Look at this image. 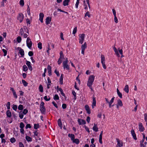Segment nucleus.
Listing matches in <instances>:
<instances>
[{
    "label": "nucleus",
    "mask_w": 147,
    "mask_h": 147,
    "mask_svg": "<svg viewBox=\"0 0 147 147\" xmlns=\"http://www.w3.org/2000/svg\"><path fill=\"white\" fill-rule=\"evenodd\" d=\"M87 47V44L86 42L84 43L83 45H82L81 46V49H85Z\"/></svg>",
    "instance_id": "29"
},
{
    "label": "nucleus",
    "mask_w": 147,
    "mask_h": 147,
    "mask_svg": "<svg viewBox=\"0 0 147 147\" xmlns=\"http://www.w3.org/2000/svg\"><path fill=\"white\" fill-rule=\"evenodd\" d=\"M58 124L61 129L62 128V125L60 119H59L58 120Z\"/></svg>",
    "instance_id": "20"
},
{
    "label": "nucleus",
    "mask_w": 147,
    "mask_h": 147,
    "mask_svg": "<svg viewBox=\"0 0 147 147\" xmlns=\"http://www.w3.org/2000/svg\"><path fill=\"white\" fill-rule=\"evenodd\" d=\"M22 40V38L20 36H18L17 38V41L18 43L21 42Z\"/></svg>",
    "instance_id": "39"
},
{
    "label": "nucleus",
    "mask_w": 147,
    "mask_h": 147,
    "mask_svg": "<svg viewBox=\"0 0 147 147\" xmlns=\"http://www.w3.org/2000/svg\"><path fill=\"white\" fill-rule=\"evenodd\" d=\"M23 70L24 71H26L28 69V67L26 65H24L23 66Z\"/></svg>",
    "instance_id": "36"
},
{
    "label": "nucleus",
    "mask_w": 147,
    "mask_h": 147,
    "mask_svg": "<svg viewBox=\"0 0 147 147\" xmlns=\"http://www.w3.org/2000/svg\"><path fill=\"white\" fill-rule=\"evenodd\" d=\"M6 115L7 117H11V113L9 110H7L6 112Z\"/></svg>",
    "instance_id": "25"
},
{
    "label": "nucleus",
    "mask_w": 147,
    "mask_h": 147,
    "mask_svg": "<svg viewBox=\"0 0 147 147\" xmlns=\"http://www.w3.org/2000/svg\"><path fill=\"white\" fill-rule=\"evenodd\" d=\"M131 133L134 139L135 140H136L137 139V138H136V135L135 133V131L133 129H132L131 130Z\"/></svg>",
    "instance_id": "12"
},
{
    "label": "nucleus",
    "mask_w": 147,
    "mask_h": 147,
    "mask_svg": "<svg viewBox=\"0 0 147 147\" xmlns=\"http://www.w3.org/2000/svg\"><path fill=\"white\" fill-rule=\"evenodd\" d=\"M85 109L86 111L88 113V114H90L91 113L90 109L88 105H85Z\"/></svg>",
    "instance_id": "14"
},
{
    "label": "nucleus",
    "mask_w": 147,
    "mask_h": 147,
    "mask_svg": "<svg viewBox=\"0 0 147 147\" xmlns=\"http://www.w3.org/2000/svg\"><path fill=\"white\" fill-rule=\"evenodd\" d=\"M124 91L127 93H128L129 92V86L128 85L125 86L124 88Z\"/></svg>",
    "instance_id": "26"
},
{
    "label": "nucleus",
    "mask_w": 147,
    "mask_h": 147,
    "mask_svg": "<svg viewBox=\"0 0 147 147\" xmlns=\"http://www.w3.org/2000/svg\"><path fill=\"white\" fill-rule=\"evenodd\" d=\"M26 139L28 142H31L32 141V138L27 136L26 137Z\"/></svg>",
    "instance_id": "28"
},
{
    "label": "nucleus",
    "mask_w": 147,
    "mask_h": 147,
    "mask_svg": "<svg viewBox=\"0 0 147 147\" xmlns=\"http://www.w3.org/2000/svg\"><path fill=\"white\" fill-rule=\"evenodd\" d=\"M38 48L40 49H42V44L41 42H39L38 44Z\"/></svg>",
    "instance_id": "37"
},
{
    "label": "nucleus",
    "mask_w": 147,
    "mask_h": 147,
    "mask_svg": "<svg viewBox=\"0 0 147 147\" xmlns=\"http://www.w3.org/2000/svg\"><path fill=\"white\" fill-rule=\"evenodd\" d=\"M19 147H24V146L22 142H20L19 143Z\"/></svg>",
    "instance_id": "64"
},
{
    "label": "nucleus",
    "mask_w": 147,
    "mask_h": 147,
    "mask_svg": "<svg viewBox=\"0 0 147 147\" xmlns=\"http://www.w3.org/2000/svg\"><path fill=\"white\" fill-rule=\"evenodd\" d=\"M101 61L104 69H106V67L105 65V57L104 55H101Z\"/></svg>",
    "instance_id": "3"
},
{
    "label": "nucleus",
    "mask_w": 147,
    "mask_h": 147,
    "mask_svg": "<svg viewBox=\"0 0 147 147\" xmlns=\"http://www.w3.org/2000/svg\"><path fill=\"white\" fill-rule=\"evenodd\" d=\"M18 49H20L19 50V53L21 55V57H23L24 55V51L23 49H22L21 48L18 47Z\"/></svg>",
    "instance_id": "16"
},
{
    "label": "nucleus",
    "mask_w": 147,
    "mask_h": 147,
    "mask_svg": "<svg viewBox=\"0 0 147 147\" xmlns=\"http://www.w3.org/2000/svg\"><path fill=\"white\" fill-rule=\"evenodd\" d=\"M96 99L95 97L93 98V102L92 105V109L94 108V107L96 106Z\"/></svg>",
    "instance_id": "17"
},
{
    "label": "nucleus",
    "mask_w": 147,
    "mask_h": 147,
    "mask_svg": "<svg viewBox=\"0 0 147 147\" xmlns=\"http://www.w3.org/2000/svg\"><path fill=\"white\" fill-rule=\"evenodd\" d=\"M26 64L28 67L31 65V63L30 62L28 61H26Z\"/></svg>",
    "instance_id": "61"
},
{
    "label": "nucleus",
    "mask_w": 147,
    "mask_h": 147,
    "mask_svg": "<svg viewBox=\"0 0 147 147\" xmlns=\"http://www.w3.org/2000/svg\"><path fill=\"white\" fill-rule=\"evenodd\" d=\"M10 141L11 143H13L16 141V140L15 138H12L10 139Z\"/></svg>",
    "instance_id": "41"
},
{
    "label": "nucleus",
    "mask_w": 147,
    "mask_h": 147,
    "mask_svg": "<svg viewBox=\"0 0 147 147\" xmlns=\"http://www.w3.org/2000/svg\"><path fill=\"white\" fill-rule=\"evenodd\" d=\"M113 49L114 52L115 53V54L118 57H120V55L119 53L118 52L117 49V48L115 47V46H113Z\"/></svg>",
    "instance_id": "13"
},
{
    "label": "nucleus",
    "mask_w": 147,
    "mask_h": 147,
    "mask_svg": "<svg viewBox=\"0 0 147 147\" xmlns=\"http://www.w3.org/2000/svg\"><path fill=\"white\" fill-rule=\"evenodd\" d=\"M116 140L117 142L116 147H121L123 145L122 142H121L119 139L117 138Z\"/></svg>",
    "instance_id": "9"
},
{
    "label": "nucleus",
    "mask_w": 147,
    "mask_h": 147,
    "mask_svg": "<svg viewBox=\"0 0 147 147\" xmlns=\"http://www.w3.org/2000/svg\"><path fill=\"white\" fill-rule=\"evenodd\" d=\"M24 18V16L23 14L22 13H20L19 14L18 19L20 21V22H21L23 21Z\"/></svg>",
    "instance_id": "7"
},
{
    "label": "nucleus",
    "mask_w": 147,
    "mask_h": 147,
    "mask_svg": "<svg viewBox=\"0 0 147 147\" xmlns=\"http://www.w3.org/2000/svg\"><path fill=\"white\" fill-rule=\"evenodd\" d=\"M23 106L22 105H20L18 107V109L20 110H22L23 109Z\"/></svg>",
    "instance_id": "43"
},
{
    "label": "nucleus",
    "mask_w": 147,
    "mask_h": 147,
    "mask_svg": "<svg viewBox=\"0 0 147 147\" xmlns=\"http://www.w3.org/2000/svg\"><path fill=\"white\" fill-rule=\"evenodd\" d=\"M72 141L73 143H75L77 144H78L80 142L79 139L77 138L74 139V140Z\"/></svg>",
    "instance_id": "27"
},
{
    "label": "nucleus",
    "mask_w": 147,
    "mask_h": 147,
    "mask_svg": "<svg viewBox=\"0 0 147 147\" xmlns=\"http://www.w3.org/2000/svg\"><path fill=\"white\" fill-rule=\"evenodd\" d=\"M78 121L80 125H82V124H85L86 123L85 121L83 119H78Z\"/></svg>",
    "instance_id": "10"
},
{
    "label": "nucleus",
    "mask_w": 147,
    "mask_h": 147,
    "mask_svg": "<svg viewBox=\"0 0 147 147\" xmlns=\"http://www.w3.org/2000/svg\"><path fill=\"white\" fill-rule=\"evenodd\" d=\"M39 89L40 92H43V87L42 85H40L39 86Z\"/></svg>",
    "instance_id": "40"
},
{
    "label": "nucleus",
    "mask_w": 147,
    "mask_h": 147,
    "mask_svg": "<svg viewBox=\"0 0 147 147\" xmlns=\"http://www.w3.org/2000/svg\"><path fill=\"white\" fill-rule=\"evenodd\" d=\"M144 120L146 122V125H147V114L145 113L144 114Z\"/></svg>",
    "instance_id": "42"
},
{
    "label": "nucleus",
    "mask_w": 147,
    "mask_h": 147,
    "mask_svg": "<svg viewBox=\"0 0 147 147\" xmlns=\"http://www.w3.org/2000/svg\"><path fill=\"white\" fill-rule=\"evenodd\" d=\"M30 8L29 7V6L28 5V7L27 8V12L28 13V14L29 15H30Z\"/></svg>",
    "instance_id": "53"
},
{
    "label": "nucleus",
    "mask_w": 147,
    "mask_h": 147,
    "mask_svg": "<svg viewBox=\"0 0 147 147\" xmlns=\"http://www.w3.org/2000/svg\"><path fill=\"white\" fill-rule=\"evenodd\" d=\"M26 42L27 46L30 49L32 46V43L30 38H27Z\"/></svg>",
    "instance_id": "6"
},
{
    "label": "nucleus",
    "mask_w": 147,
    "mask_h": 147,
    "mask_svg": "<svg viewBox=\"0 0 147 147\" xmlns=\"http://www.w3.org/2000/svg\"><path fill=\"white\" fill-rule=\"evenodd\" d=\"M33 53L32 51H30L28 52V55L29 56L31 57L33 55Z\"/></svg>",
    "instance_id": "51"
},
{
    "label": "nucleus",
    "mask_w": 147,
    "mask_h": 147,
    "mask_svg": "<svg viewBox=\"0 0 147 147\" xmlns=\"http://www.w3.org/2000/svg\"><path fill=\"white\" fill-rule=\"evenodd\" d=\"M117 105H119L120 107L123 106L122 102L120 99L118 100L117 101Z\"/></svg>",
    "instance_id": "31"
},
{
    "label": "nucleus",
    "mask_w": 147,
    "mask_h": 147,
    "mask_svg": "<svg viewBox=\"0 0 147 147\" xmlns=\"http://www.w3.org/2000/svg\"><path fill=\"white\" fill-rule=\"evenodd\" d=\"M31 126L30 125V124H27L26 126V129H28V128H31Z\"/></svg>",
    "instance_id": "59"
},
{
    "label": "nucleus",
    "mask_w": 147,
    "mask_h": 147,
    "mask_svg": "<svg viewBox=\"0 0 147 147\" xmlns=\"http://www.w3.org/2000/svg\"><path fill=\"white\" fill-rule=\"evenodd\" d=\"M24 127V125L23 122H21L20 124V128H23Z\"/></svg>",
    "instance_id": "46"
},
{
    "label": "nucleus",
    "mask_w": 147,
    "mask_h": 147,
    "mask_svg": "<svg viewBox=\"0 0 147 147\" xmlns=\"http://www.w3.org/2000/svg\"><path fill=\"white\" fill-rule=\"evenodd\" d=\"M77 28L76 27H75L74 28L72 32V34H75L77 32Z\"/></svg>",
    "instance_id": "52"
},
{
    "label": "nucleus",
    "mask_w": 147,
    "mask_h": 147,
    "mask_svg": "<svg viewBox=\"0 0 147 147\" xmlns=\"http://www.w3.org/2000/svg\"><path fill=\"white\" fill-rule=\"evenodd\" d=\"M49 98H47V96H45L44 97V99L46 101H49L51 99L50 97L49 96H48Z\"/></svg>",
    "instance_id": "38"
},
{
    "label": "nucleus",
    "mask_w": 147,
    "mask_h": 147,
    "mask_svg": "<svg viewBox=\"0 0 147 147\" xmlns=\"http://www.w3.org/2000/svg\"><path fill=\"white\" fill-rule=\"evenodd\" d=\"M47 70L49 75L50 76L51 75L52 70L51 67L49 65H48L47 66Z\"/></svg>",
    "instance_id": "15"
},
{
    "label": "nucleus",
    "mask_w": 147,
    "mask_h": 147,
    "mask_svg": "<svg viewBox=\"0 0 147 147\" xmlns=\"http://www.w3.org/2000/svg\"><path fill=\"white\" fill-rule=\"evenodd\" d=\"M17 108V106L16 105H13L12 109L13 110L16 111Z\"/></svg>",
    "instance_id": "45"
},
{
    "label": "nucleus",
    "mask_w": 147,
    "mask_h": 147,
    "mask_svg": "<svg viewBox=\"0 0 147 147\" xmlns=\"http://www.w3.org/2000/svg\"><path fill=\"white\" fill-rule=\"evenodd\" d=\"M62 108L63 109H64L66 108L67 105L65 104H63L62 105Z\"/></svg>",
    "instance_id": "60"
},
{
    "label": "nucleus",
    "mask_w": 147,
    "mask_h": 147,
    "mask_svg": "<svg viewBox=\"0 0 147 147\" xmlns=\"http://www.w3.org/2000/svg\"><path fill=\"white\" fill-rule=\"evenodd\" d=\"M70 1V0H64L63 2V5L64 6H66L68 5V3Z\"/></svg>",
    "instance_id": "22"
},
{
    "label": "nucleus",
    "mask_w": 147,
    "mask_h": 147,
    "mask_svg": "<svg viewBox=\"0 0 147 147\" xmlns=\"http://www.w3.org/2000/svg\"><path fill=\"white\" fill-rule=\"evenodd\" d=\"M53 99L55 100H59V97L58 95L56 94L53 97Z\"/></svg>",
    "instance_id": "32"
},
{
    "label": "nucleus",
    "mask_w": 147,
    "mask_h": 147,
    "mask_svg": "<svg viewBox=\"0 0 147 147\" xmlns=\"http://www.w3.org/2000/svg\"><path fill=\"white\" fill-rule=\"evenodd\" d=\"M52 104L54 105V106L57 108L58 107L57 105V104L54 101H53L52 102Z\"/></svg>",
    "instance_id": "56"
},
{
    "label": "nucleus",
    "mask_w": 147,
    "mask_h": 147,
    "mask_svg": "<svg viewBox=\"0 0 147 147\" xmlns=\"http://www.w3.org/2000/svg\"><path fill=\"white\" fill-rule=\"evenodd\" d=\"M39 124H34V128L35 129H37L39 128Z\"/></svg>",
    "instance_id": "35"
},
{
    "label": "nucleus",
    "mask_w": 147,
    "mask_h": 147,
    "mask_svg": "<svg viewBox=\"0 0 147 147\" xmlns=\"http://www.w3.org/2000/svg\"><path fill=\"white\" fill-rule=\"evenodd\" d=\"M19 116L21 119H22L23 118L24 115L23 113H22V111H21L19 112Z\"/></svg>",
    "instance_id": "30"
},
{
    "label": "nucleus",
    "mask_w": 147,
    "mask_h": 147,
    "mask_svg": "<svg viewBox=\"0 0 147 147\" xmlns=\"http://www.w3.org/2000/svg\"><path fill=\"white\" fill-rule=\"evenodd\" d=\"M20 5L22 6H23L24 5V0H20Z\"/></svg>",
    "instance_id": "44"
},
{
    "label": "nucleus",
    "mask_w": 147,
    "mask_h": 147,
    "mask_svg": "<svg viewBox=\"0 0 147 147\" xmlns=\"http://www.w3.org/2000/svg\"><path fill=\"white\" fill-rule=\"evenodd\" d=\"M22 82L24 86H27L28 83L24 80H22Z\"/></svg>",
    "instance_id": "33"
},
{
    "label": "nucleus",
    "mask_w": 147,
    "mask_h": 147,
    "mask_svg": "<svg viewBox=\"0 0 147 147\" xmlns=\"http://www.w3.org/2000/svg\"><path fill=\"white\" fill-rule=\"evenodd\" d=\"M51 21V18L49 17H48L46 19V24L47 25H48L50 24V22Z\"/></svg>",
    "instance_id": "18"
},
{
    "label": "nucleus",
    "mask_w": 147,
    "mask_h": 147,
    "mask_svg": "<svg viewBox=\"0 0 147 147\" xmlns=\"http://www.w3.org/2000/svg\"><path fill=\"white\" fill-rule=\"evenodd\" d=\"M38 133L37 132V131L35 130L34 132V137H35V138L36 140V142L38 140L37 137H36H36L38 136Z\"/></svg>",
    "instance_id": "23"
},
{
    "label": "nucleus",
    "mask_w": 147,
    "mask_h": 147,
    "mask_svg": "<svg viewBox=\"0 0 147 147\" xmlns=\"http://www.w3.org/2000/svg\"><path fill=\"white\" fill-rule=\"evenodd\" d=\"M44 17V14L42 13H40L39 14V20L40 21L41 23L43 22V18Z\"/></svg>",
    "instance_id": "11"
},
{
    "label": "nucleus",
    "mask_w": 147,
    "mask_h": 147,
    "mask_svg": "<svg viewBox=\"0 0 147 147\" xmlns=\"http://www.w3.org/2000/svg\"><path fill=\"white\" fill-rule=\"evenodd\" d=\"M84 127L85 129L86 130V131H87L88 133H90V130H89V128H88V127H87L86 125H84Z\"/></svg>",
    "instance_id": "54"
},
{
    "label": "nucleus",
    "mask_w": 147,
    "mask_h": 147,
    "mask_svg": "<svg viewBox=\"0 0 147 147\" xmlns=\"http://www.w3.org/2000/svg\"><path fill=\"white\" fill-rule=\"evenodd\" d=\"M117 94L118 96L120 98H122V94L120 92H118V93H117Z\"/></svg>",
    "instance_id": "62"
},
{
    "label": "nucleus",
    "mask_w": 147,
    "mask_h": 147,
    "mask_svg": "<svg viewBox=\"0 0 147 147\" xmlns=\"http://www.w3.org/2000/svg\"><path fill=\"white\" fill-rule=\"evenodd\" d=\"M2 51L4 53V56H5L7 55V51L6 50H5V49H2Z\"/></svg>",
    "instance_id": "50"
},
{
    "label": "nucleus",
    "mask_w": 147,
    "mask_h": 147,
    "mask_svg": "<svg viewBox=\"0 0 147 147\" xmlns=\"http://www.w3.org/2000/svg\"><path fill=\"white\" fill-rule=\"evenodd\" d=\"M144 140L142 139V140L140 141V146L142 147H145V145H144V144L143 143Z\"/></svg>",
    "instance_id": "34"
},
{
    "label": "nucleus",
    "mask_w": 147,
    "mask_h": 147,
    "mask_svg": "<svg viewBox=\"0 0 147 147\" xmlns=\"http://www.w3.org/2000/svg\"><path fill=\"white\" fill-rule=\"evenodd\" d=\"M102 137L101 136H99V142L100 143L102 144Z\"/></svg>",
    "instance_id": "63"
},
{
    "label": "nucleus",
    "mask_w": 147,
    "mask_h": 147,
    "mask_svg": "<svg viewBox=\"0 0 147 147\" xmlns=\"http://www.w3.org/2000/svg\"><path fill=\"white\" fill-rule=\"evenodd\" d=\"M86 16H88V17L90 18V15L89 14V12L88 11H87L85 15V17Z\"/></svg>",
    "instance_id": "49"
},
{
    "label": "nucleus",
    "mask_w": 147,
    "mask_h": 147,
    "mask_svg": "<svg viewBox=\"0 0 147 147\" xmlns=\"http://www.w3.org/2000/svg\"><path fill=\"white\" fill-rule=\"evenodd\" d=\"M45 103L43 102H42L40 104V110L41 113L44 115L46 114V109L44 106Z\"/></svg>",
    "instance_id": "2"
},
{
    "label": "nucleus",
    "mask_w": 147,
    "mask_h": 147,
    "mask_svg": "<svg viewBox=\"0 0 147 147\" xmlns=\"http://www.w3.org/2000/svg\"><path fill=\"white\" fill-rule=\"evenodd\" d=\"M54 72H55V73L56 74V75H57V76H59L60 74H59V72L58 71H57V69H56L55 70V71H54Z\"/></svg>",
    "instance_id": "57"
},
{
    "label": "nucleus",
    "mask_w": 147,
    "mask_h": 147,
    "mask_svg": "<svg viewBox=\"0 0 147 147\" xmlns=\"http://www.w3.org/2000/svg\"><path fill=\"white\" fill-rule=\"evenodd\" d=\"M114 20L115 22L116 23H117L118 22L117 18L116 17V16H114Z\"/></svg>",
    "instance_id": "55"
},
{
    "label": "nucleus",
    "mask_w": 147,
    "mask_h": 147,
    "mask_svg": "<svg viewBox=\"0 0 147 147\" xmlns=\"http://www.w3.org/2000/svg\"><path fill=\"white\" fill-rule=\"evenodd\" d=\"M68 137L71 138V141H72L75 139V135L73 134H69L68 135Z\"/></svg>",
    "instance_id": "19"
},
{
    "label": "nucleus",
    "mask_w": 147,
    "mask_h": 147,
    "mask_svg": "<svg viewBox=\"0 0 147 147\" xmlns=\"http://www.w3.org/2000/svg\"><path fill=\"white\" fill-rule=\"evenodd\" d=\"M92 128L93 130L95 132H97L98 131V128L97 127V125L95 123H94V126Z\"/></svg>",
    "instance_id": "21"
},
{
    "label": "nucleus",
    "mask_w": 147,
    "mask_h": 147,
    "mask_svg": "<svg viewBox=\"0 0 147 147\" xmlns=\"http://www.w3.org/2000/svg\"><path fill=\"white\" fill-rule=\"evenodd\" d=\"M28 112V110L26 109H25L24 110L23 112H22V113L24 115H26V114Z\"/></svg>",
    "instance_id": "47"
},
{
    "label": "nucleus",
    "mask_w": 147,
    "mask_h": 147,
    "mask_svg": "<svg viewBox=\"0 0 147 147\" xmlns=\"http://www.w3.org/2000/svg\"><path fill=\"white\" fill-rule=\"evenodd\" d=\"M68 62L67 58H66L65 60L63 62V68L64 69L66 68L67 70H69V66L68 65Z\"/></svg>",
    "instance_id": "4"
},
{
    "label": "nucleus",
    "mask_w": 147,
    "mask_h": 147,
    "mask_svg": "<svg viewBox=\"0 0 147 147\" xmlns=\"http://www.w3.org/2000/svg\"><path fill=\"white\" fill-rule=\"evenodd\" d=\"M20 33L21 35H22L24 34L23 29L22 28H21L20 30Z\"/></svg>",
    "instance_id": "48"
},
{
    "label": "nucleus",
    "mask_w": 147,
    "mask_h": 147,
    "mask_svg": "<svg viewBox=\"0 0 147 147\" xmlns=\"http://www.w3.org/2000/svg\"><path fill=\"white\" fill-rule=\"evenodd\" d=\"M95 76L94 75L90 76L87 82V85L89 87H90L92 84L94 79Z\"/></svg>",
    "instance_id": "1"
},
{
    "label": "nucleus",
    "mask_w": 147,
    "mask_h": 147,
    "mask_svg": "<svg viewBox=\"0 0 147 147\" xmlns=\"http://www.w3.org/2000/svg\"><path fill=\"white\" fill-rule=\"evenodd\" d=\"M63 74H61L59 78V83L61 85L63 84Z\"/></svg>",
    "instance_id": "24"
},
{
    "label": "nucleus",
    "mask_w": 147,
    "mask_h": 147,
    "mask_svg": "<svg viewBox=\"0 0 147 147\" xmlns=\"http://www.w3.org/2000/svg\"><path fill=\"white\" fill-rule=\"evenodd\" d=\"M85 35L84 34H80L79 35V43L82 44L83 43L84 41V38H85Z\"/></svg>",
    "instance_id": "5"
},
{
    "label": "nucleus",
    "mask_w": 147,
    "mask_h": 147,
    "mask_svg": "<svg viewBox=\"0 0 147 147\" xmlns=\"http://www.w3.org/2000/svg\"><path fill=\"white\" fill-rule=\"evenodd\" d=\"M139 130L141 132L143 131L145 129L144 127L143 126L142 124L141 123H139Z\"/></svg>",
    "instance_id": "8"
},
{
    "label": "nucleus",
    "mask_w": 147,
    "mask_h": 147,
    "mask_svg": "<svg viewBox=\"0 0 147 147\" xmlns=\"http://www.w3.org/2000/svg\"><path fill=\"white\" fill-rule=\"evenodd\" d=\"M76 80H77L78 81V83L79 84H80V81L79 79V76H78L76 77Z\"/></svg>",
    "instance_id": "58"
}]
</instances>
